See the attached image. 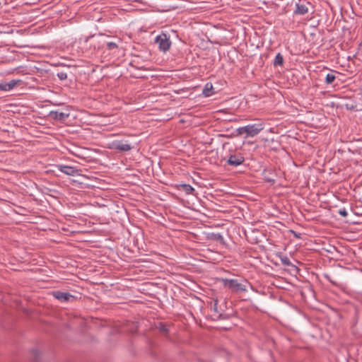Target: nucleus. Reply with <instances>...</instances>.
Segmentation results:
<instances>
[{
    "label": "nucleus",
    "mask_w": 362,
    "mask_h": 362,
    "mask_svg": "<svg viewBox=\"0 0 362 362\" xmlns=\"http://www.w3.org/2000/svg\"><path fill=\"white\" fill-rule=\"evenodd\" d=\"M219 281L222 284L225 288H228L232 293H240L247 291V286L249 283L245 279L240 281L234 279L221 278Z\"/></svg>",
    "instance_id": "obj_1"
},
{
    "label": "nucleus",
    "mask_w": 362,
    "mask_h": 362,
    "mask_svg": "<svg viewBox=\"0 0 362 362\" xmlns=\"http://www.w3.org/2000/svg\"><path fill=\"white\" fill-rule=\"evenodd\" d=\"M263 129V124L259 123L248 124L245 127H239L237 129V132L238 134H246L247 136L253 137L257 135Z\"/></svg>",
    "instance_id": "obj_2"
},
{
    "label": "nucleus",
    "mask_w": 362,
    "mask_h": 362,
    "mask_svg": "<svg viewBox=\"0 0 362 362\" xmlns=\"http://www.w3.org/2000/svg\"><path fill=\"white\" fill-rule=\"evenodd\" d=\"M155 42L158 45V47L163 52L168 51L171 45L169 37L165 33H161L155 38Z\"/></svg>",
    "instance_id": "obj_3"
},
{
    "label": "nucleus",
    "mask_w": 362,
    "mask_h": 362,
    "mask_svg": "<svg viewBox=\"0 0 362 362\" xmlns=\"http://www.w3.org/2000/svg\"><path fill=\"white\" fill-rule=\"evenodd\" d=\"M56 168L62 173L69 176H77L81 175V170L76 167L66 165H57Z\"/></svg>",
    "instance_id": "obj_4"
},
{
    "label": "nucleus",
    "mask_w": 362,
    "mask_h": 362,
    "mask_svg": "<svg viewBox=\"0 0 362 362\" xmlns=\"http://www.w3.org/2000/svg\"><path fill=\"white\" fill-rule=\"evenodd\" d=\"M53 296L60 302H69L76 299V298L68 292H62L60 291H54L52 292Z\"/></svg>",
    "instance_id": "obj_5"
},
{
    "label": "nucleus",
    "mask_w": 362,
    "mask_h": 362,
    "mask_svg": "<svg viewBox=\"0 0 362 362\" xmlns=\"http://www.w3.org/2000/svg\"><path fill=\"white\" fill-rule=\"evenodd\" d=\"M245 161L244 157L241 153L231 154L228 158L226 163L228 165L237 167Z\"/></svg>",
    "instance_id": "obj_6"
},
{
    "label": "nucleus",
    "mask_w": 362,
    "mask_h": 362,
    "mask_svg": "<svg viewBox=\"0 0 362 362\" xmlns=\"http://www.w3.org/2000/svg\"><path fill=\"white\" fill-rule=\"evenodd\" d=\"M112 147L119 151H129L132 148L131 144L126 141H114Z\"/></svg>",
    "instance_id": "obj_7"
},
{
    "label": "nucleus",
    "mask_w": 362,
    "mask_h": 362,
    "mask_svg": "<svg viewBox=\"0 0 362 362\" xmlns=\"http://www.w3.org/2000/svg\"><path fill=\"white\" fill-rule=\"evenodd\" d=\"M49 116L54 120L64 121L69 117V114L58 111H51Z\"/></svg>",
    "instance_id": "obj_8"
},
{
    "label": "nucleus",
    "mask_w": 362,
    "mask_h": 362,
    "mask_svg": "<svg viewBox=\"0 0 362 362\" xmlns=\"http://www.w3.org/2000/svg\"><path fill=\"white\" fill-rule=\"evenodd\" d=\"M21 81L11 80L9 82L1 83L0 90L8 91L12 90Z\"/></svg>",
    "instance_id": "obj_9"
},
{
    "label": "nucleus",
    "mask_w": 362,
    "mask_h": 362,
    "mask_svg": "<svg viewBox=\"0 0 362 362\" xmlns=\"http://www.w3.org/2000/svg\"><path fill=\"white\" fill-rule=\"evenodd\" d=\"M308 12V8L305 4L297 3L296 4V9L294 13L296 15H304Z\"/></svg>",
    "instance_id": "obj_10"
},
{
    "label": "nucleus",
    "mask_w": 362,
    "mask_h": 362,
    "mask_svg": "<svg viewBox=\"0 0 362 362\" xmlns=\"http://www.w3.org/2000/svg\"><path fill=\"white\" fill-rule=\"evenodd\" d=\"M207 238L209 240L218 241L223 245L225 243L223 237L220 233H209L207 235Z\"/></svg>",
    "instance_id": "obj_11"
},
{
    "label": "nucleus",
    "mask_w": 362,
    "mask_h": 362,
    "mask_svg": "<svg viewBox=\"0 0 362 362\" xmlns=\"http://www.w3.org/2000/svg\"><path fill=\"white\" fill-rule=\"evenodd\" d=\"M178 189L184 191L186 194H191L194 191V189L189 184H182L178 186Z\"/></svg>",
    "instance_id": "obj_12"
},
{
    "label": "nucleus",
    "mask_w": 362,
    "mask_h": 362,
    "mask_svg": "<svg viewBox=\"0 0 362 362\" xmlns=\"http://www.w3.org/2000/svg\"><path fill=\"white\" fill-rule=\"evenodd\" d=\"M212 89V84L210 83H207L202 90L203 95L206 97L211 96L213 94Z\"/></svg>",
    "instance_id": "obj_13"
},
{
    "label": "nucleus",
    "mask_w": 362,
    "mask_h": 362,
    "mask_svg": "<svg viewBox=\"0 0 362 362\" xmlns=\"http://www.w3.org/2000/svg\"><path fill=\"white\" fill-rule=\"evenodd\" d=\"M284 64V57L281 53L276 54L274 60V66H283Z\"/></svg>",
    "instance_id": "obj_14"
},
{
    "label": "nucleus",
    "mask_w": 362,
    "mask_h": 362,
    "mask_svg": "<svg viewBox=\"0 0 362 362\" xmlns=\"http://www.w3.org/2000/svg\"><path fill=\"white\" fill-rule=\"evenodd\" d=\"M334 71H332L331 73H329L326 75L325 77V83L327 85L332 84L334 80L336 79V76L334 74Z\"/></svg>",
    "instance_id": "obj_15"
},
{
    "label": "nucleus",
    "mask_w": 362,
    "mask_h": 362,
    "mask_svg": "<svg viewBox=\"0 0 362 362\" xmlns=\"http://www.w3.org/2000/svg\"><path fill=\"white\" fill-rule=\"evenodd\" d=\"M157 328L161 333L164 334H166L169 331L167 325L163 322H159L157 326Z\"/></svg>",
    "instance_id": "obj_16"
},
{
    "label": "nucleus",
    "mask_w": 362,
    "mask_h": 362,
    "mask_svg": "<svg viewBox=\"0 0 362 362\" xmlns=\"http://www.w3.org/2000/svg\"><path fill=\"white\" fill-rule=\"evenodd\" d=\"M211 309L214 310V312L216 313V315H217V318H220L221 317V314L219 313L218 310V300H215L214 301V305H211Z\"/></svg>",
    "instance_id": "obj_17"
},
{
    "label": "nucleus",
    "mask_w": 362,
    "mask_h": 362,
    "mask_svg": "<svg viewBox=\"0 0 362 362\" xmlns=\"http://www.w3.org/2000/svg\"><path fill=\"white\" fill-rule=\"evenodd\" d=\"M281 261L284 266H292V263L291 262L289 258L287 256L281 257Z\"/></svg>",
    "instance_id": "obj_18"
},
{
    "label": "nucleus",
    "mask_w": 362,
    "mask_h": 362,
    "mask_svg": "<svg viewBox=\"0 0 362 362\" xmlns=\"http://www.w3.org/2000/svg\"><path fill=\"white\" fill-rule=\"evenodd\" d=\"M57 76L61 81H64L67 78V74L64 71H58Z\"/></svg>",
    "instance_id": "obj_19"
},
{
    "label": "nucleus",
    "mask_w": 362,
    "mask_h": 362,
    "mask_svg": "<svg viewBox=\"0 0 362 362\" xmlns=\"http://www.w3.org/2000/svg\"><path fill=\"white\" fill-rule=\"evenodd\" d=\"M117 47H118V45L115 42H110L107 43V48L109 50H113V49H117Z\"/></svg>",
    "instance_id": "obj_20"
},
{
    "label": "nucleus",
    "mask_w": 362,
    "mask_h": 362,
    "mask_svg": "<svg viewBox=\"0 0 362 362\" xmlns=\"http://www.w3.org/2000/svg\"><path fill=\"white\" fill-rule=\"evenodd\" d=\"M339 214L341 216H342L343 217H346L347 215H348V213H347L346 210L344 208L339 209Z\"/></svg>",
    "instance_id": "obj_21"
},
{
    "label": "nucleus",
    "mask_w": 362,
    "mask_h": 362,
    "mask_svg": "<svg viewBox=\"0 0 362 362\" xmlns=\"http://www.w3.org/2000/svg\"><path fill=\"white\" fill-rule=\"evenodd\" d=\"M358 317H359V316H358V311L356 309V323L358 322Z\"/></svg>",
    "instance_id": "obj_22"
},
{
    "label": "nucleus",
    "mask_w": 362,
    "mask_h": 362,
    "mask_svg": "<svg viewBox=\"0 0 362 362\" xmlns=\"http://www.w3.org/2000/svg\"><path fill=\"white\" fill-rule=\"evenodd\" d=\"M361 90L362 91V89H361Z\"/></svg>",
    "instance_id": "obj_23"
}]
</instances>
